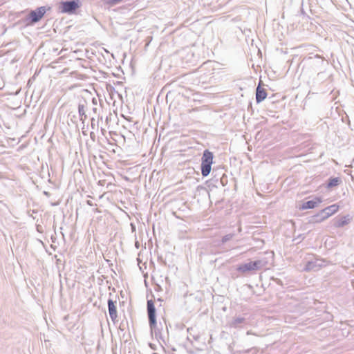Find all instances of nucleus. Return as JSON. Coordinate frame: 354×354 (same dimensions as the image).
<instances>
[{
    "label": "nucleus",
    "mask_w": 354,
    "mask_h": 354,
    "mask_svg": "<svg viewBox=\"0 0 354 354\" xmlns=\"http://www.w3.org/2000/svg\"><path fill=\"white\" fill-rule=\"evenodd\" d=\"M213 153L205 150L202 157L201 174L203 176H207L211 171L212 165L213 164Z\"/></svg>",
    "instance_id": "1"
},
{
    "label": "nucleus",
    "mask_w": 354,
    "mask_h": 354,
    "mask_svg": "<svg viewBox=\"0 0 354 354\" xmlns=\"http://www.w3.org/2000/svg\"><path fill=\"white\" fill-rule=\"evenodd\" d=\"M264 264L261 260H257L254 261H250L246 263H243L240 265L237 270L241 272H248L251 271H254L260 269Z\"/></svg>",
    "instance_id": "2"
},
{
    "label": "nucleus",
    "mask_w": 354,
    "mask_h": 354,
    "mask_svg": "<svg viewBox=\"0 0 354 354\" xmlns=\"http://www.w3.org/2000/svg\"><path fill=\"white\" fill-rule=\"evenodd\" d=\"M47 9L46 7H40L35 10L31 11L29 14V18L31 23H36L39 21L46 13Z\"/></svg>",
    "instance_id": "3"
},
{
    "label": "nucleus",
    "mask_w": 354,
    "mask_h": 354,
    "mask_svg": "<svg viewBox=\"0 0 354 354\" xmlns=\"http://www.w3.org/2000/svg\"><path fill=\"white\" fill-rule=\"evenodd\" d=\"M147 312L149 316V321L150 326L151 327L155 326L156 325V309L154 306V303L152 300H149L147 301Z\"/></svg>",
    "instance_id": "4"
},
{
    "label": "nucleus",
    "mask_w": 354,
    "mask_h": 354,
    "mask_svg": "<svg viewBox=\"0 0 354 354\" xmlns=\"http://www.w3.org/2000/svg\"><path fill=\"white\" fill-rule=\"evenodd\" d=\"M78 8L75 1H64L59 6V9L62 13H71Z\"/></svg>",
    "instance_id": "5"
},
{
    "label": "nucleus",
    "mask_w": 354,
    "mask_h": 354,
    "mask_svg": "<svg viewBox=\"0 0 354 354\" xmlns=\"http://www.w3.org/2000/svg\"><path fill=\"white\" fill-rule=\"evenodd\" d=\"M262 82L260 81L256 91V100L257 103H259L264 100L267 97L266 90L261 86Z\"/></svg>",
    "instance_id": "6"
},
{
    "label": "nucleus",
    "mask_w": 354,
    "mask_h": 354,
    "mask_svg": "<svg viewBox=\"0 0 354 354\" xmlns=\"http://www.w3.org/2000/svg\"><path fill=\"white\" fill-rule=\"evenodd\" d=\"M322 203V199L320 198H316L314 201H309L302 204L301 209H313L318 204Z\"/></svg>",
    "instance_id": "7"
},
{
    "label": "nucleus",
    "mask_w": 354,
    "mask_h": 354,
    "mask_svg": "<svg viewBox=\"0 0 354 354\" xmlns=\"http://www.w3.org/2000/svg\"><path fill=\"white\" fill-rule=\"evenodd\" d=\"M109 313L112 320H115L117 317V310L113 301L111 299L108 301Z\"/></svg>",
    "instance_id": "8"
},
{
    "label": "nucleus",
    "mask_w": 354,
    "mask_h": 354,
    "mask_svg": "<svg viewBox=\"0 0 354 354\" xmlns=\"http://www.w3.org/2000/svg\"><path fill=\"white\" fill-rule=\"evenodd\" d=\"M339 210V205L334 204L326 207L323 212L326 213V217H329Z\"/></svg>",
    "instance_id": "9"
},
{
    "label": "nucleus",
    "mask_w": 354,
    "mask_h": 354,
    "mask_svg": "<svg viewBox=\"0 0 354 354\" xmlns=\"http://www.w3.org/2000/svg\"><path fill=\"white\" fill-rule=\"evenodd\" d=\"M349 218L348 216L342 217L339 219H337L335 222V226L340 227L345 225H347L349 223Z\"/></svg>",
    "instance_id": "10"
},
{
    "label": "nucleus",
    "mask_w": 354,
    "mask_h": 354,
    "mask_svg": "<svg viewBox=\"0 0 354 354\" xmlns=\"http://www.w3.org/2000/svg\"><path fill=\"white\" fill-rule=\"evenodd\" d=\"M337 183H338V179L334 178L330 181V183H328V186L329 187L335 186L337 185Z\"/></svg>",
    "instance_id": "11"
}]
</instances>
